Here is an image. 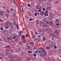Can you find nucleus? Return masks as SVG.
Here are the masks:
<instances>
[{
	"label": "nucleus",
	"mask_w": 61,
	"mask_h": 61,
	"mask_svg": "<svg viewBox=\"0 0 61 61\" xmlns=\"http://www.w3.org/2000/svg\"><path fill=\"white\" fill-rule=\"evenodd\" d=\"M22 32H23V31H20L19 32L20 33V35L21 34V33H22Z\"/></svg>",
	"instance_id": "34"
},
{
	"label": "nucleus",
	"mask_w": 61,
	"mask_h": 61,
	"mask_svg": "<svg viewBox=\"0 0 61 61\" xmlns=\"http://www.w3.org/2000/svg\"><path fill=\"white\" fill-rule=\"evenodd\" d=\"M61 25V23L60 24Z\"/></svg>",
	"instance_id": "64"
},
{
	"label": "nucleus",
	"mask_w": 61,
	"mask_h": 61,
	"mask_svg": "<svg viewBox=\"0 0 61 61\" xmlns=\"http://www.w3.org/2000/svg\"><path fill=\"white\" fill-rule=\"evenodd\" d=\"M60 51H61V49H60Z\"/></svg>",
	"instance_id": "60"
},
{
	"label": "nucleus",
	"mask_w": 61,
	"mask_h": 61,
	"mask_svg": "<svg viewBox=\"0 0 61 61\" xmlns=\"http://www.w3.org/2000/svg\"><path fill=\"white\" fill-rule=\"evenodd\" d=\"M28 36H29L27 34L26 35V37H28Z\"/></svg>",
	"instance_id": "33"
},
{
	"label": "nucleus",
	"mask_w": 61,
	"mask_h": 61,
	"mask_svg": "<svg viewBox=\"0 0 61 61\" xmlns=\"http://www.w3.org/2000/svg\"><path fill=\"white\" fill-rule=\"evenodd\" d=\"M14 13L13 14V16H15V15H16V12H15V11H14Z\"/></svg>",
	"instance_id": "11"
},
{
	"label": "nucleus",
	"mask_w": 61,
	"mask_h": 61,
	"mask_svg": "<svg viewBox=\"0 0 61 61\" xmlns=\"http://www.w3.org/2000/svg\"><path fill=\"white\" fill-rule=\"evenodd\" d=\"M21 7H23V6L22 5L21 6Z\"/></svg>",
	"instance_id": "58"
},
{
	"label": "nucleus",
	"mask_w": 61,
	"mask_h": 61,
	"mask_svg": "<svg viewBox=\"0 0 61 61\" xmlns=\"http://www.w3.org/2000/svg\"><path fill=\"white\" fill-rule=\"evenodd\" d=\"M13 1L14 2L15 4L16 3V2H15V0H13Z\"/></svg>",
	"instance_id": "37"
},
{
	"label": "nucleus",
	"mask_w": 61,
	"mask_h": 61,
	"mask_svg": "<svg viewBox=\"0 0 61 61\" xmlns=\"http://www.w3.org/2000/svg\"><path fill=\"white\" fill-rule=\"evenodd\" d=\"M7 38L9 39H10V40H11V37H7Z\"/></svg>",
	"instance_id": "20"
},
{
	"label": "nucleus",
	"mask_w": 61,
	"mask_h": 61,
	"mask_svg": "<svg viewBox=\"0 0 61 61\" xmlns=\"http://www.w3.org/2000/svg\"><path fill=\"white\" fill-rule=\"evenodd\" d=\"M38 51H35V53H37L38 52Z\"/></svg>",
	"instance_id": "41"
},
{
	"label": "nucleus",
	"mask_w": 61,
	"mask_h": 61,
	"mask_svg": "<svg viewBox=\"0 0 61 61\" xmlns=\"http://www.w3.org/2000/svg\"><path fill=\"white\" fill-rule=\"evenodd\" d=\"M0 29L1 30H3V28H1Z\"/></svg>",
	"instance_id": "46"
},
{
	"label": "nucleus",
	"mask_w": 61,
	"mask_h": 61,
	"mask_svg": "<svg viewBox=\"0 0 61 61\" xmlns=\"http://www.w3.org/2000/svg\"><path fill=\"white\" fill-rule=\"evenodd\" d=\"M38 38H39L40 37V38H41V36H38Z\"/></svg>",
	"instance_id": "38"
},
{
	"label": "nucleus",
	"mask_w": 61,
	"mask_h": 61,
	"mask_svg": "<svg viewBox=\"0 0 61 61\" xmlns=\"http://www.w3.org/2000/svg\"><path fill=\"white\" fill-rule=\"evenodd\" d=\"M43 41H45L46 40V38L43 37Z\"/></svg>",
	"instance_id": "27"
},
{
	"label": "nucleus",
	"mask_w": 61,
	"mask_h": 61,
	"mask_svg": "<svg viewBox=\"0 0 61 61\" xmlns=\"http://www.w3.org/2000/svg\"><path fill=\"white\" fill-rule=\"evenodd\" d=\"M6 12L7 13V12H8V13H9V12H10V10H6Z\"/></svg>",
	"instance_id": "16"
},
{
	"label": "nucleus",
	"mask_w": 61,
	"mask_h": 61,
	"mask_svg": "<svg viewBox=\"0 0 61 61\" xmlns=\"http://www.w3.org/2000/svg\"><path fill=\"white\" fill-rule=\"evenodd\" d=\"M35 35H37V32H35Z\"/></svg>",
	"instance_id": "52"
},
{
	"label": "nucleus",
	"mask_w": 61,
	"mask_h": 61,
	"mask_svg": "<svg viewBox=\"0 0 61 61\" xmlns=\"http://www.w3.org/2000/svg\"><path fill=\"white\" fill-rule=\"evenodd\" d=\"M44 14V15H45L44 16H48V14Z\"/></svg>",
	"instance_id": "18"
},
{
	"label": "nucleus",
	"mask_w": 61,
	"mask_h": 61,
	"mask_svg": "<svg viewBox=\"0 0 61 61\" xmlns=\"http://www.w3.org/2000/svg\"><path fill=\"white\" fill-rule=\"evenodd\" d=\"M26 61H29L31 60V59L30 58H28V59H26Z\"/></svg>",
	"instance_id": "8"
},
{
	"label": "nucleus",
	"mask_w": 61,
	"mask_h": 61,
	"mask_svg": "<svg viewBox=\"0 0 61 61\" xmlns=\"http://www.w3.org/2000/svg\"><path fill=\"white\" fill-rule=\"evenodd\" d=\"M37 13H36L35 14H34V15H35V16H37Z\"/></svg>",
	"instance_id": "32"
},
{
	"label": "nucleus",
	"mask_w": 61,
	"mask_h": 61,
	"mask_svg": "<svg viewBox=\"0 0 61 61\" xmlns=\"http://www.w3.org/2000/svg\"><path fill=\"white\" fill-rule=\"evenodd\" d=\"M22 11L23 12L24 11V10H23V9L22 8Z\"/></svg>",
	"instance_id": "54"
},
{
	"label": "nucleus",
	"mask_w": 61,
	"mask_h": 61,
	"mask_svg": "<svg viewBox=\"0 0 61 61\" xmlns=\"http://www.w3.org/2000/svg\"><path fill=\"white\" fill-rule=\"evenodd\" d=\"M48 13V11L47 10L46 11V12L45 14H47V13Z\"/></svg>",
	"instance_id": "35"
},
{
	"label": "nucleus",
	"mask_w": 61,
	"mask_h": 61,
	"mask_svg": "<svg viewBox=\"0 0 61 61\" xmlns=\"http://www.w3.org/2000/svg\"><path fill=\"white\" fill-rule=\"evenodd\" d=\"M30 44H33V43H30Z\"/></svg>",
	"instance_id": "57"
},
{
	"label": "nucleus",
	"mask_w": 61,
	"mask_h": 61,
	"mask_svg": "<svg viewBox=\"0 0 61 61\" xmlns=\"http://www.w3.org/2000/svg\"><path fill=\"white\" fill-rule=\"evenodd\" d=\"M36 23L37 24H38V25H39V21L38 20H37L36 21Z\"/></svg>",
	"instance_id": "4"
},
{
	"label": "nucleus",
	"mask_w": 61,
	"mask_h": 61,
	"mask_svg": "<svg viewBox=\"0 0 61 61\" xmlns=\"http://www.w3.org/2000/svg\"><path fill=\"white\" fill-rule=\"evenodd\" d=\"M44 14V12H41L40 13V15H43Z\"/></svg>",
	"instance_id": "7"
},
{
	"label": "nucleus",
	"mask_w": 61,
	"mask_h": 61,
	"mask_svg": "<svg viewBox=\"0 0 61 61\" xmlns=\"http://www.w3.org/2000/svg\"><path fill=\"white\" fill-rule=\"evenodd\" d=\"M56 25H59V24H58V23H57L56 24Z\"/></svg>",
	"instance_id": "48"
},
{
	"label": "nucleus",
	"mask_w": 61,
	"mask_h": 61,
	"mask_svg": "<svg viewBox=\"0 0 61 61\" xmlns=\"http://www.w3.org/2000/svg\"><path fill=\"white\" fill-rule=\"evenodd\" d=\"M19 45H22V42L21 41H20L19 42Z\"/></svg>",
	"instance_id": "10"
},
{
	"label": "nucleus",
	"mask_w": 61,
	"mask_h": 61,
	"mask_svg": "<svg viewBox=\"0 0 61 61\" xmlns=\"http://www.w3.org/2000/svg\"><path fill=\"white\" fill-rule=\"evenodd\" d=\"M17 28L18 29H19V28L18 27V25H17Z\"/></svg>",
	"instance_id": "43"
},
{
	"label": "nucleus",
	"mask_w": 61,
	"mask_h": 61,
	"mask_svg": "<svg viewBox=\"0 0 61 61\" xmlns=\"http://www.w3.org/2000/svg\"><path fill=\"white\" fill-rule=\"evenodd\" d=\"M26 40H25L24 41V43H25V42H26Z\"/></svg>",
	"instance_id": "51"
},
{
	"label": "nucleus",
	"mask_w": 61,
	"mask_h": 61,
	"mask_svg": "<svg viewBox=\"0 0 61 61\" xmlns=\"http://www.w3.org/2000/svg\"><path fill=\"white\" fill-rule=\"evenodd\" d=\"M7 49V52H9V51H10V50H9Z\"/></svg>",
	"instance_id": "45"
},
{
	"label": "nucleus",
	"mask_w": 61,
	"mask_h": 61,
	"mask_svg": "<svg viewBox=\"0 0 61 61\" xmlns=\"http://www.w3.org/2000/svg\"><path fill=\"white\" fill-rule=\"evenodd\" d=\"M28 44H29V43H27V44H28Z\"/></svg>",
	"instance_id": "62"
},
{
	"label": "nucleus",
	"mask_w": 61,
	"mask_h": 61,
	"mask_svg": "<svg viewBox=\"0 0 61 61\" xmlns=\"http://www.w3.org/2000/svg\"><path fill=\"white\" fill-rule=\"evenodd\" d=\"M52 39H53V38H52Z\"/></svg>",
	"instance_id": "61"
},
{
	"label": "nucleus",
	"mask_w": 61,
	"mask_h": 61,
	"mask_svg": "<svg viewBox=\"0 0 61 61\" xmlns=\"http://www.w3.org/2000/svg\"><path fill=\"white\" fill-rule=\"evenodd\" d=\"M20 36H21V34H20V35H19L18 37H20Z\"/></svg>",
	"instance_id": "55"
},
{
	"label": "nucleus",
	"mask_w": 61,
	"mask_h": 61,
	"mask_svg": "<svg viewBox=\"0 0 61 61\" xmlns=\"http://www.w3.org/2000/svg\"><path fill=\"white\" fill-rule=\"evenodd\" d=\"M49 8V6H48V7H46V9H48Z\"/></svg>",
	"instance_id": "40"
},
{
	"label": "nucleus",
	"mask_w": 61,
	"mask_h": 61,
	"mask_svg": "<svg viewBox=\"0 0 61 61\" xmlns=\"http://www.w3.org/2000/svg\"><path fill=\"white\" fill-rule=\"evenodd\" d=\"M2 20L0 19V21L2 22Z\"/></svg>",
	"instance_id": "53"
},
{
	"label": "nucleus",
	"mask_w": 61,
	"mask_h": 61,
	"mask_svg": "<svg viewBox=\"0 0 61 61\" xmlns=\"http://www.w3.org/2000/svg\"><path fill=\"white\" fill-rule=\"evenodd\" d=\"M29 20L30 21H32V20H33V19L31 18H30V19H29Z\"/></svg>",
	"instance_id": "29"
},
{
	"label": "nucleus",
	"mask_w": 61,
	"mask_h": 61,
	"mask_svg": "<svg viewBox=\"0 0 61 61\" xmlns=\"http://www.w3.org/2000/svg\"><path fill=\"white\" fill-rule=\"evenodd\" d=\"M15 23H16V21H15H15H14V24H15Z\"/></svg>",
	"instance_id": "47"
},
{
	"label": "nucleus",
	"mask_w": 61,
	"mask_h": 61,
	"mask_svg": "<svg viewBox=\"0 0 61 61\" xmlns=\"http://www.w3.org/2000/svg\"><path fill=\"white\" fill-rule=\"evenodd\" d=\"M28 53H29V54L30 53H32V51H28Z\"/></svg>",
	"instance_id": "25"
},
{
	"label": "nucleus",
	"mask_w": 61,
	"mask_h": 61,
	"mask_svg": "<svg viewBox=\"0 0 61 61\" xmlns=\"http://www.w3.org/2000/svg\"><path fill=\"white\" fill-rule=\"evenodd\" d=\"M28 17V18H29V17Z\"/></svg>",
	"instance_id": "63"
},
{
	"label": "nucleus",
	"mask_w": 61,
	"mask_h": 61,
	"mask_svg": "<svg viewBox=\"0 0 61 61\" xmlns=\"http://www.w3.org/2000/svg\"><path fill=\"white\" fill-rule=\"evenodd\" d=\"M0 15H1L2 16H3V13L2 12H1L0 13Z\"/></svg>",
	"instance_id": "12"
},
{
	"label": "nucleus",
	"mask_w": 61,
	"mask_h": 61,
	"mask_svg": "<svg viewBox=\"0 0 61 61\" xmlns=\"http://www.w3.org/2000/svg\"><path fill=\"white\" fill-rule=\"evenodd\" d=\"M38 12H41V9H40L39 10H38Z\"/></svg>",
	"instance_id": "23"
},
{
	"label": "nucleus",
	"mask_w": 61,
	"mask_h": 61,
	"mask_svg": "<svg viewBox=\"0 0 61 61\" xmlns=\"http://www.w3.org/2000/svg\"><path fill=\"white\" fill-rule=\"evenodd\" d=\"M28 5V7H31V5H30V3H28L27 4Z\"/></svg>",
	"instance_id": "19"
},
{
	"label": "nucleus",
	"mask_w": 61,
	"mask_h": 61,
	"mask_svg": "<svg viewBox=\"0 0 61 61\" xmlns=\"http://www.w3.org/2000/svg\"><path fill=\"white\" fill-rule=\"evenodd\" d=\"M6 23H8V24H9V25H11V23L10 22H6Z\"/></svg>",
	"instance_id": "17"
},
{
	"label": "nucleus",
	"mask_w": 61,
	"mask_h": 61,
	"mask_svg": "<svg viewBox=\"0 0 61 61\" xmlns=\"http://www.w3.org/2000/svg\"><path fill=\"white\" fill-rule=\"evenodd\" d=\"M2 58H3V57H0V60L1 59H2Z\"/></svg>",
	"instance_id": "50"
},
{
	"label": "nucleus",
	"mask_w": 61,
	"mask_h": 61,
	"mask_svg": "<svg viewBox=\"0 0 61 61\" xmlns=\"http://www.w3.org/2000/svg\"><path fill=\"white\" fill-rule=\"evenodd\" d=\"M44 54L45 56H46V51L45 50V51H44Z\"/></svg>",
	"instance_id": "13"
},
{
	"label": "nucleus",
	"mask_w": 61,
	"mask_h": 61,
	"mask_svg": "<svg viewBox=\"0 0 61 61\" xmlns=\"http://www.w3.org/2000/svg\"><path fill=\"white\" fill-rule=\"evenodd\" d=\"M46 48L47 49H50V47H48V46H47L46 47Z\"/></svg>",
	"instance_id": "26"
},
{
	"label": "nucleus",
	"mask_w": 61,
	"mask_h": 61,
	"mask_svg": "<svg viewBox=\"0 0 61 61\" xmlns=\"http://www.w3.org/2000/svg\"><path fill=\"white\" fill-rule=\"evenodd\" d=\"M32 38H33V39L35 38H36V35H33L32 37Z\"/></svg>",
	"instance_id": "5"
},
{
	"label": "nucleus",
	"mask_w": 61,
	"mask_h": 61,
	"mask_svg": "<svg viewBox=\"0 0 61 61\" xmlns=\"http://www.w3.org/2000/svg\"><path fill=\"white\" fill-rule=\"evenodd\" d=\"M34 49H36V47H34Z\"/></svg>",
	"instance_id": "56"
},
{
	"label": "nucleus",
	"mask_w": 61,
	"mask_h": 61,
	"mask_svg": "<svg viewBox=\"0 0 61 61\" xmlns=\"http://www.w3.org/2000/svg\"><path fill=\"white\" fill-rule=\"evenodd\" d=\"M9 27V25H7V24H6L5 25V29H7Z\"/></svg>",
	"instance_id": "2"
},
{
	"label": "nucleus",
	"mask_w": 61,
	"mask_h": 61,
	"mask_svg": "<svg viewBox=\"0 0 61 61\" xmlns=\"http://www.w3.org/2000/svg\"><path fill=\"white\" fill-rule=\"evenodd\" d=\"M44 54L45 56H46V51L45 50V51H44Z\"/></svg>",
	"instance_id": "14"
},
{
	"label": "nucleus",
	"mask_w": 61,
	"mask_h": 61,
	"mask_svg": "<svg viewBox=\"0 0 61 61\" xmlns=\"http://www.w3.org/2000/svg\"><path fill=\"white\" fill-rule=\"evenodd\" d=\"M1 7H3V9H4V8H6V6H1Z\"/></svg>",
	"instance_id": "22"
},
{
	"label": "nucleus",
	"mask_w": 61,
	"mask_h": 61,
	"mask_svg": "<svg viewBox=\"0 0 61 61\" xmlns=\"http://www.w3.org/2000/svg\"><path fill=\"white\" fill-rule=\"evenodd\" d=\"M15 38H16V37H14L13 38V39H15Z\"/></svg>",
	"instance_id": "42"
},
{
	"label": "nucleus",
	"mask_w": 61,
	"mask_h": 61,
	"mask_svg": "<svg viewBox=\"0 0 61 61\" xmlns=\"http://www.w3.org/2000/svg\"><path fill=\"white\" fill-rule=\"evenodd\" d=\"M35 11H36V12L37 11V10H35Z\"/></svg>",
	"instance_id": "59"
},
{
	"label": "nucleus",
	"mask_w": 61,
	"mask_h": 61,
	"mask_svg": "<svg viewBox=\"0 0 61 61\" xmlns=\"http://www.w3.org/2000/svg\"><path fill=\"white\" fill-rule=\"evenodd\" d=\"M5 48H8V49H10V46L9 45H8L5 46Z\"/></svg>",
	"instance_id": "1"
},
{
	"label": "nucleus",
	"mask_w": 61,
	"mask_h": 61,
	"mask_svg": "<svg viewBox=\"0 0 61 61\" xmlns=\"http://www.w3.org/2000/svg\"><path fill=\"white\" fill-rule=\"evenodd\" d=\"M54 48H56V49L57 48V47H56V46H55L54 47Z\"/></svg>",
	"instance_id": "44"
},
{
	"label": "nucleus",
	"mask_w": 61,
	"mask_h": 61,
	"mask_svg": "<svg viewBox=\"0 0 61 61\" xmlns=\"http://www.w3.org/2000/svg\"><path fill=\"white\" fill-rule=\"evenodd\" d=\"M56 22H57V23H59V20H58V19H56Z\"/></svg>",
	"instance_id": "15"
},
{
	"label": "nucleus",
	"mask_w": 61,
	"mask_h": 61,
	"mask_svg": "<svg viewBox=\"0 0 61 61\" xmlns=\"http://www.w3.org/2000/svg\"><path fill=\"white\" fill-rule=\"evenodd\" d=\"M40 6L39 5H37L36 7V9H40V8H39Z\"/></svg>",
	"instance_id": "3"
},
{
	"label": "nucleus",
	"mask_w": 61,
	"mask_h": 61,
	"mask_svg": "<svg viewBox=\"0 0 61 61\" xmlns=\"http://www.w3.org/2000/svg\"><path fill=\"white\" fill-rule=\"evenodd\" d=\"M45 50H42L41 52V54H43L44 52H45Z\"/></svg>",
	"instance_id": "6"
},
{
	"label": "nucleus",
	"mask_w": 61,
	"mask_h": 61,
	"mask_svg": "<svg viewBox=\"0 0 61 61\" xmlns=\"http://www.w3.org/2000/svg\"><path fill=\"white\" fill-rule=\"evenodd\" d=\"M43 10H46V9L45 8H43Z\"/></svg>",
	"instance_id": "49"
},
{
	"label": "nucleus",
	"mask_w": 61,
	"mask_h": 61,
	"mask_svg": "<svg viewBox=\"0 0 61 61\" xmlns=\"http://www.w3.org/2000/svg\"><path fill=\"white\" fill-rule=\"evenodd\" d=\"M14 36H16V37H17V36H18V35L16 34H14Z\"/></svg>",
	"instance_id": "28"
},
{
	"label": "nucleus",
	"mask_w": 61,
	"mask_h": 61,
	"mask_svg": "<svg viewBox=\"0 0 61 61\" xmlns=\"http://www.w3.org/2000/svg\"><path fill=\"white\" fill-rule=\"evenodd\" d=\"M33 56H34L35 57H36V54H35V53H34L33 54Z\"/></svg>",
	"instance_id": "30"
},
{
	"label": "nucleus",
	"mask_w": 61,
	"mask_h": 61,
	"mask_svg": "<svg viewBox=\"0 0 61 61\" xmlns=\"http://www.w3.org/2000/svg\"><path fill=\"white\" fill-rule=\"evenodd\" d=\"M54 33H56V34L57 32V30H56V31H54Z\"/></svg>",
	"instance_id": "31"
},
{
	"label": "nucleus",
	"mask_w": 61,
	"mask_h": 61,
	"mask_svg": "<svg viewBox=\"0 0 61 61\" xmlns=\"http://www.w3.org/2000/svg\"><path fill=\"white\" fill-rule=\"evenodd\" d=\"M22 37L23 38V39H24L25 38V36H22Z\"/></svg>",
	"instance_id": "39"
},
{
	"label": "nucleus",
	"mask_w": 61,
	"mask_h": 61,
	"mask_svg": "<svg viewBox=\"0 0 61 61\" xmlns=\"http://www.w3.org/2000/svg\"><path fill=\"white\" fill-rule=\"evenodd\" d=\"M10 25H11V27H14V26H13V25H14V23H11V24H10Z\"/></svg>",
	"instance_id": "21"
},
{
	"label": "nucleus",
	"mask_w": 61,
	"mask_h": 61,
	"mask_svg": "<svg viewBox=\"0 0 61 61\" xmlns=\"http://www.w3.org/2000/svg\"><path fill=\"white\" fill-rule=\"evenodd\" d=\"M5 15H6V16H7V18H8V16H9V14H6Z\"/></svg>",
	"instance_id": "24"
},
{
	"label": "nucleus",
	"mask_w": 61,
	"mask_h": 61,
	"mask_svg": "<svg viewBox=\"0 0 61 61\" xmlns=\"http://www.w3.org/2000/svg\"><path fill=\"white\" fill-rule=\"evenodd\" d=\"M10 11H13V9L12 8H11V9H10Z\"/></svg>",
	"instance_id": "36"
},
{
	"label": "nucleus",
	"mask_w": 61,
	"mask_h": 61,
	"mask_svg": "<svg viewBox=\"0 0 61 61\" xmlns=\"http://www.w3.org/2000/svg\"><path fill=\"white\" fill-rule=\"evenodd\" d=\"M39 49H41V50H44V48L42 47H40L39 48Z\"/></svg>",
	"instance_id": "9"
}]
</instances>
